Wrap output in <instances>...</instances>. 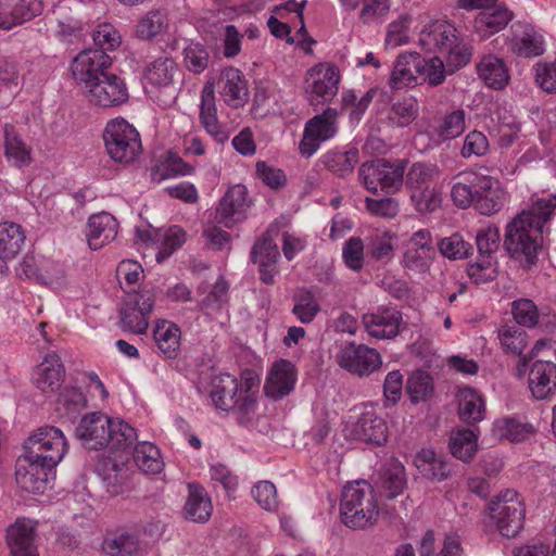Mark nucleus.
Here are the masks:
<instances>
[{
  "instance_id": "9",
  "label": "nucleus",
  "mask_w": 556,
  "mask_h": 556,
  "mask_svg": "<svg viewBox=\"0 0 556 556\" xmlns=\"http://www.w3.org/2000/svg\"><path fill=\"white\" fill-rule=\"evenodd\" d=\"M341 79L337 65L323 62L311 67L304 78V92L312 106L330 102L339 90Z\"/></svg>"
},
{
  "instance_id": "24",
  "label": "nucleus",
  "mask_w": 556,
  "mask_h": 556,
  "mask_svg": "<svg viewBox=\"0 0 556 556\" xmlns=\"http://www.w3.org/2000/svg\"><path fill=\"white\" fill-rule=\"evenodd\" d=\"M42 11L41 0H0V28L11 29Z\"/></svg>"
},
{
  "instance_id": "44",
  "label": "nucleus",
  "mask_w": 556,
  "mask_h": 556,
  "mask_svg": "<svg viewBox=\"0 0 556 556\" xmlns=\"http://www.w3.org/2000/svg\"><path fill=\"white\" fill-rule=\"evenodd\" d=\"M418 115V101L414 97L407 96L392 103L388 112V119L396 127H407L417 119Z\"/></svg>"
},
{
  "instance_id": "36",
  "label": "nucleus",
  "mask_w": 556,
  "mask_h": 556,
  "mask_svg": "<svg viewBox=\"0 0 556 556\" xmlns=\"http://www.w3.org/2000/svg\"><path fill=\"white\" fill-rule=\"evenodd\" d=\"M367 256L381 264H388L393 257L397 236L390 230H375L366 239Z\"/></svg>"
},
{
  "instance_id": "61",
  "label": "nucleus",
  "mask_w": 556,
  "mask_h": 556,
  "mask_svg": "<svg viewBox=\"0 0 556 556\" xmlns=\"http://www.w3.org/2000/svg\"><path fill=\"white\" fill-rule=\"evenodd\" d=\"M228 282L224 277H219L213 285L211 292L201 301L200 307L207 314L220 309L228 301Z\"/></svg>"
},
{
  "instance_id": "17",
  "label": "nucleus",
  "mask_w": 556,
  "mask_h": 556,
  "mask_svg": "<svg viewBox=\"0 0 556 556\" xmlns=\"http://www.w3.org/2000/svg\"><path fill=\"white\" fill-rule=\"evenodd\" d=\"M217 92L232 109L242 108L249 101V87L244 74L233 67H224L216 81Z\"/></svg>"
},
{
  "instance_id": "8",
  "label": "nucleus",
  "mask_w": 556,
  "mask_h": 556,
  "mask_svg": "<svg viewBox=\"0 0 556 556\" xmlns=\"http://www.w3.org/2000/svg\"><path fill=\"white\" fill-rule=\"evenodd\" d=\"M406 161L377 159L363 163L358 176L364 187L372 193L380 189L386 193L397 192L404 181Z\"/></svg>"
},
{
  "instance_id": "11",
  "label": "nucleus",
  "mask_w": 556,
  "mask_h": 556,
  "mask_svg": "<svg viewBox=\"0 0 556 556\" xmlns=\"http://www.w3.org/2000/svg\"><path fill=\"white\" fill-rule=\"evenodd\" d=\"M338 110L327 108L323 113L309 118L305 126L299 151L302 156L311 157L320 147V143L332 139L338 132Z\"/></svg>"
},
{
  "instance_id": "64",
  "label": "nucleus",
  "mask_w": 556,
  "mask_h": 556,
  "mask_svg": "<svg viewBox=\"0 0 556 556\" xmlns=\"http://www.w3.org/2000/svg\"><path fill=\"white\" fill-rule=\"evenodd\" d=\"M256 176L270 189L282 188L287 182V176L282 169L268 165L265 161L255 164Z\"/></svg>"
},
{
  "instance_id": "33",
  "label": "nucleus",
  "mask_w": 556,
  "mask_h": 556,
  "mask_svg": "<svg viewBox=\"0 0 556 556\" xmlns=\"http://www.w3.org/2000/svg\"><path fill=\"white\" fill-rule=\"evenodd\" d=\"M3 150L9 162L17 167L28 166L31 163V148L12 124L3 125Z\"/></svg>"
},
{
  "instance_id": "5",
  "label": "nucleus",
  "mask_w": 556,
  "mask_h": 556,
  "mask_svg": "<svg viewBox=\"0 0 556 556\" xmlns=\"http://www.w3.org/2000/svg\"><path fill=\"white\" fill-rule=\"evenodd\" d=\"M378 489H343L340 502L342 522L353 530L374 526L379 516Z\"/></svg>"
},
{
  "instance_id": "54",
  "label": "nucleus",
  "mask_w": 556,
  "mask_h": 556,
  "mask_svg": "<svg viewBox=\"0 0 556 556\" xmlns=\"http://www.w3.org/2000/svg\"><path fill=\"white\" fill-rule=\"evenodd\" d=\"M433 390L431 376L424 371H415L407 381V392L414 403L425 401Z\"/></svg>"
},
{
  "instance_id": "20",
  "label": "nucleus",
  "mask_w": 556,
  "mask_h": 556,
  "mask_svg": "<svg viewBox=\"0 0 556 556\" xmlns=\"http://www.w3.org/2000/svg\"><path fill=\"white\" fill-rule=\"evenodd\" d=\"M350 437L361 442L382 445L387 442L388 426L371 406L351 426Z\"/></svg>"
},
{
  "instance_id": "34",
  "label": "nucleus",
  "mask_w": 556,
  "mask_h": 556,
  "mask_svg": "<svg viewBox=\"0 0 556 556\" xmlns=\"http://www.w3.org/2000/svg\"><path fill=\"white\" fill-rule=\"evenodd\" d=\"M513 12L502 5H492L486 11H481L475 18L473 26L481 37H490L504 29L513 20Z\"/></svg>"
},
{
  "instance_id": "13",
  "label": "nucleus",
  "mask_w": 556,
  "mask_h": 556,
  "mask_svg": "<svg viewBox=\"0 0 556 556\" xmlns=\"http://www.w3.org/2000/svg\"><path fill=\"white\" fill-rule=\"evenodd\" d=\"M112 65L111 58L101 50L86 49L76 55L71 65L74 79L84 91L100 80Z\"/></svg>"
},
{
  "instance_id": "10",
  "label": "nucleus",
  "mask_w": 556,
  "mask_h": 556,
  "mask_svg": "<svg viewBox=\"0 0 556 556\" xmlns=\"http://www.w3.org/2000/svg\"><path fill=\"white\" fill-rule=\"evenodd\" d=\"M26 453L42 459L50 467H56L67 451L63 432L53 426L38 428L25 443Z\"/></svg>"
},
{
  "instance_id": "16",
  "label": "nucleus",
  "mask_w": 556,
  "mask_h": 556,
  "mask_svg": "<svg viewBox=\"0 0 556 556\" xmlns=\"http://www.w3.org/2000/svg\"><path fill=\"white\" fill-rule=\"evenodd\" d=\"M367 333L376 339H393L403 326L402 313L395 307L379 306L362 316Z\"/></svg>"
},
{
  "instance_id": "15",
  "label": "nucleus",
  "mask_w": 556,
  "mask_h": 556,
  "mask_svg": "<svg viewBox=\"0 0 556 556\" xmlns=\"http://www.w3.org/2000/svg\"><path fill=\"white\" fill-rule=\"evenodd\" d=\"M435 245L431 232L428 229L415 231L407 242L403 254L402 265L404 268L415 273L429 270L435 257Z\"/></svg>"
},
{
  "instance_id": "45",
  "label": "nucleus",
  "mask_w": 556,
  "mask_h": 556,
  "mask_svg": "<svg viewBox=\"0 0 556 556\" xmlns=\"http://www.w3.org/2000/svg\"><path fill=\"white\" fill-rule=\"evenodd\" d=\"M134 460L144 473L156 475L164 468L159 448L150 442L138 443L134 451Z\"/></svg>"
},
{
  "instance_id": "39",
  "label": "nucleus",
  "mask_w": 556,
  "mask_h": 556,
  "mask_svg": "<svg viewBox=\"0 0 556 556\" xmlns=\"http://www.w3.org/2000/svg\"><path fill=\"white\" fill-rule=\"evenodd\" d=\"M213 504L204 489H190L181 511L184 518L192 522L205 523L211 518Z\"/></svg>"
},
{
  "instance_id": "1",
  "label": "nucleus",
  "mask_w": 556,
  "mask_h": 556,
  "mask_svg": "<svg viewBox=\"0 0 556 556\" xmlns=\"http://www.w3.org/2000/svg\"><path fill=\"white\" fill-rule=\"evenodd\" d=\"M556 210V195L536 197L528 210L519 213L506 227L504 247L516 258L533 264L543 245L544 226Z\"/></svg>"
},
{
  "instance_id": "14",
  "label": "nucleus",
  "mask_w": 556,
  "mask_h": 556,
  "mask_svg": "<svg viewBox=\"0 0 556 556\" xmlns=\"http://www.w3.org/2000/svg\"><path fill=\"white\" fill-rule=\"evenodd\" d=\"M85 93L89 103L104 109L121 106L129 98L124 79L110 72L102 75Z\"/></svg>"
},
{
  "instance_id": "26",
  "label": "nucleus",
  "mask_w": 556,
  "mask_h": 556,
  "mask_svg": "<svg viewBox=\"0 0 556 556\" xmlns=\"http://www.w3.org/2000/svg\"><path fill=\"white\" fill-rule=\"evenodd\" d=\"M16 482L26 484H47L55 478V467H50L42 459L26 453L20 456L15 464Z\"/></svg>"
},
{
  "instance_id": "30",
  "label": "nucleus",
  "mask_w": 556,
  "mask_h": 556,
  "mask_svg": "<svg viewBox=\"0 0 556 556\" xmlns=\"http://www.w3.org/2000/svg\"><path fill=\"white\" fill-rule=\"evenodd\" d=\"M118 223L110 213L93 214L89 217L87 227L88 244L92 250H99L116 238Z\"/></svg>"
},
{
  "instance_id": "7",
  "label": "nucleus",
  "mask_w": 556,
  "mask_h": 556,
  "mask_svg": "<svg viewBox=\"0 0 556 556\" xmlns=\"http://www.w3.org/2000/svg\"><path fill=\"white\" fill-rule=\"evenodd\" d=\"M154 306L155 293L152 289L139 288L138 292L127 290L118 309L119 328L137 336L147 334Z\"/></svg>"
},
{
  "instance_id": "46",
  "label": "nucleus",
  "mask_w": 556,
  "mask_h": 556,
  "mask_svg": "<svg viewBox=\"0 0 556 556\" xmlns=\"http://www.w3.org/2000/svg\"><path fill=\"white\" fill-rule=\"evenodd\" d=\"M439 175L440 170L437 165L416 162L412 164L406 174V187L413 193V191L433 185Z\"/></svg>"
},
{
  "instance_id": "41",
  "label": "nucleus",
  "mask_w": 556,
  "mask_h": 556,
  "mask_svg": "<svg viewBox=\"0 0 556 556\" xmlns=\"http://www.w3.org/2000/svg\"><path fill=\"white\" fill-rule=\"evenodd\" d=\"M457 399L458 414L463 421L472 425L484 418V401L476 390L464 388L459 390Z\"/></svg>"
},
{
  "instance_id": "40",
  "label": "nucleus",
  "mask_w": 556,
  "mask_h": 556,
  "mask_svg": "<svg viewBox=\"0 0 556 556\" xmlns=\"http://www.w3.org/2000/svg\"><path fill=\"white\" fill-rule=\"evenodd\" d=\"M178 73V66L170 58H159L151 62L144 70L143 78L147 84L156 88H168L174 83Z\"/></svg>"
},
{
  "instance_id": "37",
  "label": "nucleus",
  "mask_w": 556,
  "mask_h": 556,
  "mask_svg": "<svg viewBox=\"0 0 556 556\" xmlns=\"http://www.w3.org/2000/svg\"><path fill=\"white\" fill-rule=\"evenodd\" d=\"M358 162L359 151L355 147H351L344 151L330 150L321 157V163L325 168L340 178L351 175Z\"/></svg>"
},
{
  "instance_id": "59",
  "label": "nucleus",
  "mask_w": 556,
  "mask_h": 556,
  "mask_svg": "<svg viewBox=\"0 0 556 556\" xmlns=\"http://www.w3.org/2000/svg\"><path fill=\"white\" fill-rule=\"evenodd\" d=\"M365 244L361 237H351L343 245L342 256L344 264L354 271H359L364 266Z\"/></svg>"
},
{
  "instance_id": "19",
  "label": "nucleus",
  "mask_w": 556,
  "mask_h": 556,
  "mask_svg": "<svg viewBox=\"0 0 556 556\" xmlns=\"http://www.w3.org/2000/svg\"><path fill=\"white\" fill-rule=\"evenodd\" d=\"M249 206L250 200L247 187L235 185L219 200L215 212V220L229 228L245 217L244 214Z\"/></svg>"
},
{
  "instance_id": "57",
  "label": "nucleus",
  "mask_w": 556,
  "mask_h": 556,
  "mask_svg": "<svg viewBox=\"0 0 556 556\" xmlns=\"http://www.w3.org/2000/svg\"><path fill=\"white\" fill-rule=\"evenodd\" d=\"M410 199L420 213L433 212L441 205V192L435 188L434 184L413 191Z\"/></svg>"
},
{
  "instance_id": "58",
  "label": "nucleus",
  "mask_w": 556,
  "mask_h": 556,
  "mask_svg": "<svg viewBox=\"0 0 556 556\" xmlns=\"http://www.w3.org/2000/svg\"><path fill=\"white\" fill-rule=\"evenodd\" d=\"M165 25V16L159 11L148 12L137 24L138 38L150 40L161 33Z\"/></svg>"
},
{
  "instance_id": "29",
  "label": "nucleus",
  "mask_w": 556,
  "mask_h": 556,
  "mask_svg": "<svg viewBox=\"0 0 556 556\" xmlns=\"http://www.w3.org/2000/svg\"><path fill=\"white\" fill-rule=\"evenodd\" d=\"M152 334L160 356L164 359H176L179 356L181 330L176 324L166 319H157Z\"/></svg>"
},
{
  "instance_id": "28",
  "label": "nucleus",
  "mask_w": 556,
  "mask_h": 556,
  "mask_svg": "<svg viewBox=\"0 0 556 556\" xmlns=\"http://www.w3.org/2000/svg\"><path fill=\"white\" fill-rule=\"evenodd\" d=\"M199 119L201 126L216 141L223 143L228 140V132L217 117L214 85L210 81L204 85L201 93Z\"/></svg>"
},
{
  "instance_id": "6",
  "label": "nucleus",
  "mask_w": 556,
  "mask_h": 556,
  "mask_svg": "<svg viewBox=\"0 0 556 556\" xmlns=\"http://www.w3.org/2000/svg\"><path fill=\"white\" fill-rule=\"evenodd\" d=\"M103 141L110 157L121 164L134 163L142 152L138 130L123 117L108 122L103 130Z\"/></svg>"
},
{
  "instance_id": "35",
  "label": "nucleus",
  "mask_w": 556,
  "mask_h": 556,
  "mask_svg": "<svg viewBox=\"0 0 556 556\" xmlns=\"http://www.w3.org/2000/svg\"><path fill=\"white\" fill-rule=\"evenodd\" d=\"M477 71L484 84L494 90H502L510 79L505 62L493 54L484 55L478 63Z\"/></svg>"
},
{
  "instance_id": "51",
  "label": "nucleus",
  "mask_w": 556,
  "mask_h": 556,
  "mask_svg": "<svg viewBox=\"0 0 556 556\" xmlns=\"http://www.w3.org/2000/svg\"><path fill=\"white\" fill-rule=\"evenodd\" d=\"M498 340L505 353L521 356L528 345L527 332L517 326L505 325L498 329Z\"/></svg>"
},
{
  "instance_id": "52",
  "label": "nucleus",
  "mask_w": 556,
  "mask_h": 556,
  "mask_svg": "<svg viewBox=\"0 0 556 556\" xmlns=\"http://www.w3.org/2000/svg\"><path fill=\"white\" fill-rule=\"evenodd\" d=\"M279 257V250L274 242L269 231L262 235L254 243L251 251V258L253 263L258 266H264L265 263L276 264Z\"/></svg>"
},
{
  "instance_id": "55",
  "label": "nucleus",
  "mask_w": 556,
  "mask_h": 556,
  "mask_svg": "<svg viewBox=\"0 0 556 556\" xmlns=\"http://www.w3.org/2000/svg\"><path fill=\"white\" fill-rule=\"evenodd\" d=\"M438 249L443 256L450 260H460L468 256L472 247L459 233H453L441 239Z\"/></svg>"
},
{
  "instance_id": "18",
  "label": "nucleus",
  "mask_w": 556,
  "mask_h": 556,
  "mask_svg": "<svg viewBox=\"0 0 556 556\" xmlns=\"http://www.w3.org/2000/svg\"><path fill=\"white\" fill-rule=\"evenodd\" d=\"M37 522L22 517L5 531V542L11 556H39L35 544Z\"/></svg>"
},
{
  "instance_id": "48",
  "label": "nucleus",
  "mask_w": 556,
  "mask_h": 556,
  "mask_svg": "<svg viewBox=\"0 0 556 556\" xmlns=\"http://www.w3.org/2000/svg\"><path fill=\"white\" fill-rule=\"evenodd\" d=\"M293 315L302 323L309 324L320 312V304L308 289H301L294 294Z\"/></svg>"
},
{
  "instance_id": "43",
  "label": "nucleus",
  "mask_w": 556,
  "mask_h": 556,
  "mask_svg": "<svg viewBox=\"0 0 556 556\" xmlns=\"http://www.w3.org/2000/svg\"><path fill=\"white\" fill-rule=\"evenodd\" d=\"M25 241L21 225L12 222L0 224V256L4 260L15 257Z\"/></svg>"
},
{
  "instance_id": "27",
  "label": "nucleus",
  "mask_w": 556,
  "mask_h": 556,
  "mask_svg": "<svg viewBox=\"0 0 556 556\" xmlns=\"http://www.w3.org/2000/svg\"><path fill=\"white\" fill-rule=\"evenodd\" d=\"M296 370L294 365L286 359L276 362L266 379L264 392L273 400H280L294 388Z\"/></svg>"
},
{
  "instance_id": "60",
  "label": "nucleus",
  "mask_w": 556,
  "mask_h": 556,
  "mask_svg": "<svg viewBox=\"0 0 556 556\" xmlns=\"http://www.w3.org/2000/svg\"><path fill=\"white\" fill-rule=\"evenodd\" d=\"M500 229L494 225L482 228L477 232L476 243L480 255L493 257V254L500 248Z\"/></svg>"
},
{
  "instance_id": "63",
  "label": "nucleus",
  "mask_w": 556,
  "mask_h": 556,
  "mask_svg": "<svg viewBox=\"0 0 556 556\" xmlns=\"http://www.w3.org/2000/svg\"><path fill=\"white\" fill-rule=\"evenodd\" d=\"M446 65L451 71L458 70L469 63L472 49L469 45L463 42L458 37L456 42L452 45L444 53Z\"/></svg>"
},
{
  "instance_id": "32",
  "label": "nucleus",
  "mask_w": 556,
  "mask_h": 556,
  "mask_svg": "<svg viewBox=\"0 0 556 556\" xmlns=\"http://www.w3.org/2000/svg\"><path fill=\"white\" fill-rule=\"evenodd\" d=\"M480 173L464 170L452 178L451 198L459 208H468L475 203V190H477L481 178Z\"/></svg>"
},
{
  "instance_id": "23",
  "label": "nucleus",
  "mask_w": 556,
  "mask_h": 556,
  "mask_svg": "<svg viewBox=\"0 0 556 556\" xmlns=\"http://www.w3.org/2000/svg\"><path fill=\"white\" fill-rule=\"evenodd\" d=\"M425 59L416 52H406L397 56L389 84L393 89H401L418 84L422 74Z\"/></svg>"
},
{
  "instance_id": "25",
  "label": "nucleus",
  "mask_w": 556,
  "mask_h": 556,
  "mask_svg": "<svg viewBox=\"0 0 556 556\" xmlns=\"http://www.w3.org/2000/svg\"><path fill=\"white\" fill-rule=\"evenodd\" d=\"M457 29L448 22L435 21L419 34V45L426 52L444 53L456 42Z\"/></svg>"
},
{
  "instance_id": "3",
  "label": "nucleus",
  "mask_w": 556,
  "mask_h": 556,
  "mask_svg": "<svg viewBox=\"0 0 556 556\" xmlns=\"http://www.w3.org/2000/svg\"><path fill=\"white\" fill-rule=\"evenodd\" d=\"M77 437L91 450L110 446L112 450L127 448L136 439L135 429L123 421H113L102 413L85 415L77 429Z\"/></svg>"
},
{
  "instance_id": "50",
  "label": "nucleus",
  "mask_w": 556,
  "mask_h": 556,
  "mask_svg": "<svg viewBox=\"0 0 556 556\" xmlns=\"http://www.w3.org/2000/svg\"><path fill=\"white\" fill-rule=\"evenodd\" d=\"M466 114L462 109L447 112L434 127V134L441 140H450L460 136L465 131Z\"/></svg>"
},
{
  "instance_id": "4",
  "label": "nucleus",
  "mask_w": 556,
  "mask_h": 556,
  "mask_svg": "<svg viewBox=\"0 0 556 556\" xmlns=\"http://www.w3.org/2000/svg\"><path fill=\"white\" fill-rule=\"evenodd\" d=\"M483 498H490L488 508L498 532L515 538L523 528L525 505L516 489H473Z\"/></svg>"
},
{
  "instance_id": "53",
  "label": "nucleus",
  "mask_w": 556,
  "mask_h": 556,
  "mask_svg": "<svg viewBox=\"0 0 556 556\" xmlns=\"http://www.w3.org/2000/svg\"><path fill=\"white\" fill-rule=\"evenodd\" d=\"M116 277L125 294L127 290L138 292L136 286L139 285L140 280L143 278V269L138 262L124 260L116 268Z\"/></svg>"
},
{
  "instance_id": "12",
  "label": "nucleus",
  "mask_w": 556,
  "mask_h": 556,
  "mask_svg": "<svg viewBox=\"0 0 556 556\" xmlns=\"http://www.w3.org/2000/svg\"><path fill=\"white\" fill-rule=\"evenodd\" d=\"M337 363L346 371L363 377L379 370L382 359L376 349L350 342L337 354Z\"/></svg>"
},
{
  "instance_id": "56",
  "label": "nucleus",
  "mask_w": 556,
  "mask_h": 556,
  "mask_svg": "<svg viewBox=\"0 0 556 556\" xmlns=\"http://www.w3.org/2000/svg\"><path fill=\"white\" fill-rule=\"evenodd\" d=\"M511 314L517 324L534 327L539 321V309L530 299H519L511 304Z\"/></svg>"
},
{
  "instance_id": "2",
  "label": "nucleus",
  "mask_w": 556,
  "mask_h": 556,
  "mask_svg": "<svg viewBox=\"0 0 556 556\" xmlns=\"http://www.w3.org/2000/svg\"><path fill=\"white\" fill-rule=\"evenodd\" d=\"M258 388L260 378L253 370H243L239 378L219 374L212 378L210 397L217 409L231 412L240 426L249 427L258 417Z\"/></svg>"
},
{
  "instance_id": "49",
  "label": "nucleus",
  "mask_w": 556,
  "mask_h": 556,
  "mask_svg": "<svg viewBox=\"0 0 556 556\" xmlns=\"http://www.w3.org/2000/svg\"><path fill=\"white\" fill-rule=\"evenodd\" d=\"M103 551L109 556H140L141 546L137 535L122 533L103 542Z\"/></svg>"
},
{
  "instance_id": "21",
  "label": "nucleus",
  "mask_w": 556,
  "mask_h": 556,
  "mask_svg": "<svg viewBox=\"0 0 556 556\" xmlns=\"http://www.w3.org/2000/svg\"><path fill=\"white\" fill-rule=\"evenodd\" d=\"M473 207L482 215H493L502 210L506 201V192L501 181L489 175H481L480 184L475 190Z\"/></svg>"
},
{
  "instance_id": "22",
  "label": "nucleus",
  "mask_w": 556,
  "mask_h": 556,
  "mask_svg": "<svg viewBox=\"0 0 556 556\" xmlns=\"http://www.w3.org/2000/svg\"><path fill=\"white\" fill-rule=\"evenodd\" d=\"M528 388L535 400L551 399L556 392V364L533 362L528 371Z\"/></svg>"
},
{
  "instance_id": "38",
  "label": "nucleus",
  "mask_w": 556,
  "mask_h": 556,
  "mask_svg": "<svg viewBox=\"0 0 556 556\" xmlns=\"http://www.w3.org/2000/svg\"><path fill=\"white\" fill-rule=\"evenodd\" d=\"M419 472L430 481L441 482L451 476V464L432 450H421L415 457Z\"/></svg>"
},
{
  "instance_id": "31",
  "label": "nucleus",
  "mask_w": 556,
  "mask_h": 556,
  "mask_svg": "<svg viewBox=\"0 0 556 556\" xmlns=\"http://www.w3.org/2000/svg\"><path fill=\"white\" fill-rule=\"evenodd\" d=\"M65 369L61 358L52 353L48 354L36 367L34 382L42 392H55L64 381Z\"/></svg>"
},
{
  "instance_id": "42",
  "label": "nucleus",
  "mask_w": 556,
  "mask_h": 556,
  "mask_svg": "<svg viewBox=\"0 0 556 556\" xmlns=\"http://www.w3.org/2000/svg\"><path fill=\"white\" fill-rule=\"evenodd\" d=\"M448 447L454 457L470 462L478 451V434L471 429L457 428L451 432Z\"/></svg>"
},
{
  "instance_id": "62",
  "label": "nucleus",
  "mask_w": 556,
  "mask_h": 556,
  "mask_svg": "<svg viewBox=\"0 0 556 556\" xmlns=\"http://www.w3.org/2000/svg\"><path fill=\"white\" fill-rule=\"evenodd\" d=\"M93 42L101 50L106 53L116 49L121 45V35L117 29L109 23H103L98 26L92 35Z\"/></svg>"
},
{
  "instance_id": "47",
  "label": "nucleus",
  "mask_w": 556,
  "mask_h": 556,
  "mask_svg": "<svg viewBox=\"0 0 556 556\" xmlns=\"http://www.w3.org/2000/svg\"><path fill=\"white\" fill-rule=\"evenodd\" d=\"M194 167L185 162L180 156L168 153L164 161L160 162L152 170L151 177L153 181H162L164 179L177 176L191 175Z\"/></svg>"
}]
</instances>
